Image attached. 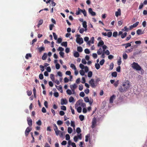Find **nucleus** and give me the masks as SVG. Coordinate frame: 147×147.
Masks as SVG:
<instances>
[{"label":"nucleus","instance_id":"obj_33","mask_svg":"<svg viewBox=\"0 0 147 147\" xmlns=\"http://www.w3.org/2000/svg\"><path fill=\"white\" fill-rule=\"evenodd\" d=\"M67 131L69 134H71L72 131V129L71 127H68Z\"/></svg>","mask_w":147,"mask_h":147},{"label":"nucleus","instance_id":"obj_11","mask_svg":"<svg viewBox=\"0 0 147 147\" xmlns=\"http://www.w3.org/2000/svg\"><path fill=\"white\" fill-rule=\"evenodd\" d=\"M121 14V11L120 9H118V11L115 12V15L117 17H118L119 16H120Z\"/></svg>","mask_w":147,"mask_h":147},{"label":"nucleus","instance_id":"obj_31","mask_svg":"<svg viewBox=\"0 0 147 147\" xmlns=\"http://www.w3.org/2000/svg\"><path fill=\"white\" fill-rule=\"evenodd\" d=\"M79 118L80 121H83L84 119V116L83 115H80L79 116Z\"/></svg>","mask_w":147,"mask_h":147},{"label":"nucleus","instance_id":"obj_42","mask_svg":"<svg viewBox=\"0 0 147 147\" xmlns=\"http://www.w3.org/2000/svg\"><path fill=\"white\" fill-rule=\"evenodd\" d=\"M62 40V39L61 38H59L57 40V43L59 44L61 43Z\"/></svg>","mask_w":147,"mask_h":147},{"label":"nucleus","instance_id":"obj_49","mask_svg":"<svg viewBox=\"0 0 147 147\" xmlns=\"http://www.w3.org/2000/svg\"><path fill=\"white\" fill-rule=\"evenodd\" d=\"M139 23V22H137L133 24L132 26L134 28L136 27L138 25Z\"/></svg>","mask_w":147,"mask_h":147},{"label":"nucleus","instance_id":"obj_26","mask_svg":"<svg viewBox=\"0 0 147 147\" xmlns=\"http://www.w3.org/2000/svg\"><path fill=\"white\" fill-rule=\"evenodd\" d=\"M76 132L78 134H80L81 132V130L80 128L79 127H77L76 129Z\"/></svg>","mask_w":147,"mask_h":147},{"label":"nucleus","instance_id":"obj_38","mask_svg":"<svg viewBox=\"0 0 147 147\" xmlns=\"http://www.w3.org/2000/svg\"><path fill=\"white\" fill-rule=\"evenodd\" d=\"M43 23L42 20H40L37 26L39 27L40 25H41Z\"/></svg>","mask_w":147,"mask_h":147},{"label":"nucleus","instance_id":"obj_58","mask_svg":"<svg viewBox=\"0 0 147 147\" xmlns=\"http://www.w3.org/2000/svg\"><path fill=\"white\" fill-rule=\"evenodd\" d=\"M79 66L80 68L82 69H84V68H85V66H84L83 64H82V63L80 64L79 65Z\"/></svg>","mask_w":147,"mask_h":147},{"label":"nucleus","instance_id":"obj_19","mask_svg":"<svg viewBox=\"0 0 147 147\" xmlns=\"http://www.w3.org/2000/svg\"><path fill=\"white\" fill-rule=\"evenodd\" d=\"M77 86L76 84H74L73 85L70 86V88L71 89H75L77 88Z\"/></svg>","mask_w":147,"mask_h":147},{"label":"nucleus","instance_id":"obj_30","mask_svg":"<svg viewBox=\"0 0 147 147\" xmlns=\"http://www.w3.org/2000/svg\"><path fill=\"white\" fill-rule=\"evenodd\" d=\"M127 35V33L126 32H124L123 34H122L121 35V37L122 38H125Z\"/></svg>","mask_w":147,"mask_h":147},{"label":"nucleus","instance_id":"obj_54","mask_svg":"<svg viewBox=\"0 0 147 147\" xmlns=\"http://www.w3.org/2000/svg\"><path fill=\"white\" fill-rule=\"evenodd\" d=\"M112 35V32H110L107 33V36L108 37H111Z\"/></svg>","mask_w":147,"mask_h":147},{"label":"nucleus","instance_id":"obj_29","mask_svg":"<svg viewBox=\"0 0 147 147\" xmlns=\"http://www.w3.org/2000/svg\"><path fill=\"white\" fill-rule=\"evenodd\" d=\"M63 122L61 120H58L57 121V124L58 125H60L63 124Z\"/></svg>","mask_w":147,"mask_h":147},{"label":"nucleus","instance_id":"obj_15","mask_svg":"<svg viewBox=\"0 0 147 147\" xmlns=\"http://www.w3.org/2000/svg\"><path fill=\"white\" fill-rule=\"evenodd\" d=\"M104 42L102 40H100L98 44V47H100L104 45Z\"/></svg>","mask_w":147,"mask_h":147},{"label":"nucleus","instance_id":"obj_59","mask_svg":"<svg viewBox=\"0 0 147 147\" xmlns=\"http://www.w3.org/2000/svg\"><path fill=\"white\" fill-rule=\"evenodd\" d=\"M61 110L63 111H66V107L65 106H62L61 107Z\"/></svg>","mask_w":147,"mask_h":147},{"label":"nucleus","instance_id":"obj_44","mask_svg":"<svg viewBox=\"0 0 147 147\" xmlns=\"http://www.w3.org/2000/svg\"><path fill=\"white\" fill-rule=\"evenodd\" d=\"M65 139L67 140H69L70 139V137L69 134H67L65 135Z\"/></svg>","mask_w":147,"mask_h":147},{"label":"nucleus","instance_id":"obj_6","mask_svg":"<svg viewBox=\"0 0 147 147\" xmlns=\"http://www.w3.org/2000/svg\"><path fill=\"white\" fill-rule=\"evenodd\" d=\"M27 121L28 122V124L29 126H32V119H31L30 117H27Z\"/></svg>","mask_w":147,"mask_h":147},{"label":"nucleus","instance_id":"obj_10","mask_svg":"<svg viewBox=\"0 0 147 147\" xmlns=\"http://www.w3.org/2000/svg\"><path fill=\"white\" fill-rule=\"evenodd\" d=\"M115 97L116 96L113 94L110 97L109 100V102L110 103H113V99H115Z\"/></svg>","mask_w":147,"mask_h":147},{"label":"nucleus","instance_id":"obj_46","mask_svg":"<svg viewBox=\"0 0 147 147\" xmlns=\"http://www.w3.org/2000/svg\"><path fill=\"white\" fill-rule=\"evenodd\" d=\"M90 134H88L86 136L85 141L86 142H87L88 141V138L90 137Z\"/></svg>","mask_w":147,"mask_h":147},{"label":"nucleus","instance_id":"obj_64","mask_svg":"<svg viewBox=\"0 0 147 147\" xmlns=\"http://www.w3.org/2000/svg\"><path fill=\"white\" fill-rule=\"evenodd\" d=\"M36 123L37 125H40L42 124V122L40 120H39L37 122H36Z\"/></svg>","mask_w":147,"mask_h":147},{"label":"nucleus","instance_id":"obj_57","mask_svg":"<svg viewBox=\"0 0 147 147\" xmlns=\"http://www.w3.org/2000/svg\"><path fill=\"white\" fill-rule=\"evenodd\" d=\"M105 62V60L104 59H102L101 61H100V65H103L104 62Z\"/></svg>","mask_w":147,"mask_h":147},{"label":"nucleus","instance_id":"obj_22","mask_svg":"<svg viewBox=\"0 0 147 147\" xmlns=\"http://www.w3.org/2000/svg\"><path fill=\"white\" fill-rule=\"evenodd\" d=\"M78 11H77L76 14V15H78L80 14V12L82 11V10L80 8H78Z\"/></svg>","mask_w":147,"mask_h":147},{"label":"nucleus","instance_id":"obj_8","mask_svg":"<svg viewBox=\"0 0 147 147\" xmlns=\"http://www.w3.org/2000/svg\"><path fill=\"white\" fill-rule=\"evenodd\" d=\"M67 103V101L66 99L62 98L61 100V104L62 105H66Z\"/></svg>","mask_w":147,"mask_h":147},{"label":"nucleus","instance_id":"obj_56","mask_svg":"<svg viewBox=\"0 0 147 147\" xmlns=\"http://www.w3.org/2000/svg\"><path fill=\"white\" fill-rule=\"evenodd\" d=\"M84 52H85V53H86V54H88L90 53V51L89 50V49H85L84 50Z\"/></svg>","mask_w":147,"mask_h":147},{"label":"nucleus","instance_id":"obj_60","mask_svg":"<svg viewBox=\"0 0 147 147\" xmlns=\"http://www.w3.org/2000/svg\"><path fill=\"white\" fill-rule=\"evenodd\" d=\"M53 34L54 36L55 40H57V36L55 32H53Z\"/></svg>","mask_w":147,"mask_h":147},{"label":"nucleus","instance_id":"obj_24","mask_svg":"<svg viewBox=\"0 0 147 147\" xmlns=\"http://www.w3.org/2000/svg\"><path fill=\"white\" fill-rule=\"evenodd\" d=\"M111 76L112 77H116L117 76V73L115 71L112 73Z\"/></svg>","mask_w":147,"mask_h":147},{"label":"nucleus","instance_id":"obj_27","mask_svg":"<svg viewBox=\"0 0 147 147\" xmlns=\"http://www.w3.org/2000/svg\"><path fill=\"white\" fill-rule=\"evenodd\" d=\"M95 67L96 69H99L100 67V64L98 63H96L95 64Z\"/></svg>","mask_w":147,"mask_h":147},{"label":"nucleus","instance_id":"obj_51","mask_svg":"<svg viewBox=\"0 0 147 147\" xmlns=\"http://www.w3.org/2000/svg\"><path fill=\"white\" fill-rule=\"evenodd\" d=\"M30 134L31 135V136L32 138V140L31 141V142L32 143H33L34 142V138L33 136V133L32 132H31L30 133Z\"/></svg>","mask_w":147,"mask_h":147},{"label":"nucleus","instance_id":"obj_4","mask_svg":"<svg viewBox=\"0 0 147 147\" xmlns=\"http://www.w3.org/2000/svg\"><path fill=\"white\" fill-rule=\"evenodd\" d=\"M76 42L77 43L80 45L83 42V38H77L76 40Z\"/></svg>","mask_w":147,"mask_h":147},{"label":"nucleus","instance_id":"obj_40","mask_svg":"<svg viewBox=\"0 0 147 147\" xmlns=\"http://www.w3.org/2000/svg\"><path fill=\"white\" fill-rule=\"evenodd\" d=\"M32 56V55L30 53H28L26 55V56L25 57L27 59H28L29 57H31Z\"/></svg>","mask_w":147,"mask_h":147},{"label":"nucleus","instance_id":"obj_32","mask_svg":"<svg viewBox=\"0 0 147 147\" xmlns=\"http://www.w3.org/2000/svg\"><path fill=\"white\" fill-rule=\"evenodd\" d=\"M92 75V71H89L88 74V76L89 78L91 77Z\"/></svg>","mask_w":147,"mask_h":147},{"label":"nucleus","instance_id":"obj_23","mask_svg":"<svg viewBox=\"0 0 147 147\" xmlns=\"http://www.w3.org/2000/svg\"><path fill=\"white\" fill-rule=\"evenodd\" d=\"M84 100L86 102H89V99L88 96L85 97L84 98Z\"/></svg>","mask_w":147,"mask_h":147},{"label":"nucleus","instance_id":"obj_7","mask_svg":"<svg viewBox=\"0 0 147 147\" xmlns=\"http://www.w3.org/2000/svg\"><path fill=\"white\" fill-rule=\"evenodd\" d=\"M89 84L91 85V87L93 88H94L95 85L94 83V79H92L89 82Z\"/></svg>","mask_w":147,"mask_h":147},{"label":"nucleus","instance_id":"obj_3","mask_svg":"<svg viewBox=\"0 0 147 147\" xmlns=\"http://www.w3.org/2000/svg\"><path fill=\"white\" fill-rule=\"evenodd\" d=\"M96 123V119L95 117L93 118L92 122L91 127L92 128H94Z\"/></svg>","mask_w":147,"mask_h":147},{"label":"nucleus","instance_id":"obj_39","mask_svg":"<svg viewBox=\"0 0 147 147\" xmlns=\"http://www.w3.org/2000/svg\"><path fill=\"white\" fill-rule=\"evenodd\" d=\"M70 67L72 68L73 69H74V70H76V68L75 65L73 64H71L70 65Z\"/></svg>","mask_w":147,"mask_h":147},{"label":"nucleus","instance_id":"obj_53","mask_svg":"<svg viewBox=\"0 0 147 147\" xmlns=\"http://www.w3.org/2000/svg\"><path fill=\"white\" fill-rule=\"evenodd\" d=\"M114 66V64L113 63H111V64L110 65V68H109V70H112Z\"/></svg>","mask_w":147,"mask_h":147},{"label":"nucleus","instance_id":"obj_5","mask_svg":"<svg viewBox=\"0 0 147 147\" xmlns=\"http://www.w3.org/2000/svg\"><path fill=\"white\" fill-rule=\"evenodd\" d=\"M88 11L89 13L92 16H95L96 15V13L92 11V9L91 8L88 9Z\"/></svg>","mask_w":147,"mask_h":147},{"label":"nucleus","instance_id":"obj_13","mask_svg":"<svg viewBox=\"0 0 147 147\" xmlns=\"http://www.w3.org/2000/svg\"><path fill=\"white\" fill-rule=\"evenodd\" d=\"M38 50L39 52L41 53L45 50V48L44 47H41L38 48Z\"/></svg>","mask_w":147,"mask_h":147},{"label":"nucleus","instance_id":"obj_52","mask_svg":"<svg viewBox=\"0 0 147 147\" xmlns=\"http://www.w3.org/2000/svg\"><path fill=\"white\" fill-rule=\"evenodd\" d=\"M122 30L124 31L128 32L129 30V29L127 28L126 26H125L124 27V28L122 29Z\"/></svg>","mask_w":147,"mask_h":147},{"label":"nucleus","instance_id":"obj_55","mask_svg":"<svg viewBox=\"0 0 147 147\" xmlns=\"http://www.w3.org/2000/svg\"><path fill=\"white\" fill-rule=\"evenodd\" d=\"M59 55H60V56L62 57V58H64V53L63 52H61V51H60L59 53Z\"/></svg>","mask_w":147,"mask_h":147},{"label":"nucleus","instance_id":"obj_47","mask_svg":"<svg viewBox=\"0 0 147 147\" xmlns=\"http://www.w3.org/2000/svg\"><path fill=\"white\" fill-rule=\"evenodd\" d=\"M123 59H126L127 58V55L125 53H123Z\"/></svg>","mask_w":147,"mask_h":147},{"label":"nucleus","instance_id":"obj_20","mask_svg":"<svg viewBox=\"0 0 147 147\" xmlns=\"http://www.w3.org/2000/svg\"><path fill=\"white\" fill-rule=\"evenodd\" d=\"M80 55L79 54L78 52L75 51L74 53V56L75 57H79Z\"/></svg>","mask_w":147,"mask_h":147},{"label":"nucleus","instance_id":"obj_28","mask_svg":"<svg viewBox=\"0 0 147 147\" xmlns=\"http://www.w3.org/2000/svg\"><path fill=\"white\" fill-rule=\"evenodd\" d=\"M56 88L59 91H60L62 89V87L61 85H60L59 86H57L56 85H55Z\"/></svg>","mask_w":147,"mask_h":147},{"label":"nucleus","instance_id":"obj_14","mask_svg":"<svg viewBox=\"0 0 147 147\" xmlns=\"http://www.w3.org/2000/svg\"><path fill=\"white\" fill-rule=\"evenodd\" d=\"M142 52L141 50H140V51H136L134 52L133 53V55L134 56H135L136 55H138L140 53H141Z\"/></svg>","mask_w":147,"mask_h":147},{"label":"nucleus","instance_id":"obj_34","mask_svg":"<svg viewBox=\"0 0 147 147\" xmlns=\"http://www.w3.org/2000/svg\"><path fill=\"white\" fill-rule=\"evenodd\" d=\"M131 43L132 42H131L130 43H126V46L125 47V48L126 49L129 47H131Z\"/></svg>","mask_w":147,"mask_h":147},{"label":"nucleus","instance_id":"obj_21","mask_svg":"<svg viewBox=\"0 0 147 147\" xmlns=\"http://www.w3.org/2000/svg\"><path fill=\"white\" fill-rule=\"evenodd\" d=\"M61 45L62 46H64L66 47H67V42H63L61 43Z\"/></svg>","mask_w":147,"mask_h":147},{"label":"nucleus","instance_id":"obj_1","mask_svg":"<svg viewBox=\"0 0 147 147\" xmlns=\"http://www.w3.org/2000/svg\"><path fill=\"white\" fill-rule=\"evenodd\" d=\"M123 86L124 87L123 88L121 86L119 88V91L121 92H123L126 91L128 88L130 87V82L127 80L123 85Z\"/></svg>","mask_w":147,"mask_h":147},{"label":"nucleus","instance_id":"obj_41","mask_svg":"<svg viewBox=\"0 0 147 147\" xmlns=\"http://www.w3.org/2000/svg\"><path fill=\"white\" fill-rule=\"evenodd\" d=\"M54 131L57 136H58L59 134V133L61 132V131L58 129L56 130L54 129Z\"/></svg>","mask_w":147,"mask_h":147},{"label":"nucleus","instance_id":"obj_35","mask_svg":"<svg viewBox=\"0 0 147 147\" xmlns=\"http://www.w3.org/2000/svg\"><path fill=\"white\" fill-rule=\"evenodd\" d=\"M77 110L78 113H80L82 111V108L81 107H79L77 108Z\"/></svg>","mask_w":147,"mask_h":147},{"label":"nucleus","instance_id":"obj_63","mask_svg":"<svg viewBox=\"0 0 147 147\" xmlns=\"http://www.w3.org/2000/svg\"><path fill=\"white\" fill-rule=\"evenodd\" d=\"M39 77L40 79H43L44 78L43 74H40L39 75Z\"/></svg>","mask_w":147,"mask_h":147},{"label":"nucleus","instance_id":"obj_18","mask_svg":"<svg viewBox=\"0 0 147 147\" xmlns=\"http://www.w3.org/2000/svg\"><path fill=\"white\" fill-rule=\"evenodd\" d=\"M31 130L32 128H30L29 127H28L26 128L25 132H26V133H29Z\"/></svg>","mask_w":147,"mask_h":147},{"label":"nucleus","instance_id":"obj_48","mask_svg":"<svg viewBox=\"0 0 147 147\" xmlns=\"http://www.w3.org/2000/svg\"><path fill=\"white\" fill-rule=\"evenodd\" d=\"M66 92L69 95H71V94H72L71 90L69 89L67 90L66 91Z\"/></svg>","mask_w":147,"mask_h":147},{"label":"nucleus","instance_id":"obj_25","mask_svg":"<svg viewBox=\"0 0 147 147\" xmlns=\"http://www.w3.org/2000/svg\"><path fill=\"white\" fill-rule=\"evenodd\" d=\"M74 101V98L72 96H70L69 99V102H71Z\"/></svg>","mask_w":147,"mask_h":147},{"label":"nucleus","instance_id":"obj_43","mask_svg":"<svg viewBox=\"0 0 147 147\" xmlns=\"http://www.w3.org/2000/svg\"><path fill=\"white\" fill-rule=\"evenodd\" d=\"M33 92L34 98H36V89L34 87L33 89Z\"/></svg>","mask_w":147,"mask_h":147},{"label":"nucleus","instance_id":"obj_16","mask_svg":"<svg viewBox=\"0 0 147 147\" xmlns=\"http://www.w3.org/2000/svg\"><path fill=\"white\" fill-rule=\"evenodd\" d=\"M47 57V54L45 53H44L42 57V59L43 60H45L46 59Z\"/></svg>","mask_w":147,"mask_h":147},{"label":"nucleus","instance_id":"obj_61","mask_svg":"<svg viewBox=\"0 0 147 147\" xmlns=\"http://www.w3.org/2000/svg\"><path fill=\"white\" fill-rule=\"evenodd\" d=\"M81 12L83 13L84 16H86V12L85 9L82 10V11H81Z\"/></svg>","mask_w":147,"mask_h":147},{"label":"nucleus","instance_id":"obj_50","mask_svg":"<svg viewBox=\"0 0 147 147\" xmlns=\"http://www.w3.org/2000/svg\"><path fill=\"white\" fill-rule=\"evenodd\" d=\"M83 27L84 28H87V22L86 21H85L83 22V23H82Z\"/></svg>","mask_w":147,"mask_h":147},{"label":"nucleus","instance_id":"obj_36","mask_svg":"<svg viewBox=\"0 0 147 147\" xmlns=\"http://www.w3.org/2000/svg\"><path fill=\"white\" fill-rule=\"evenodd\" d=\"M80 74L82 76H83L85 75V72L83 70H80Z\"/></svg>","mask_w":147,"mask_h":147},{"label":"nucleus","instance_id":"obj_12","mask_svg":"<svg viewBox=\"0 0 147 147\" xmlns=\"http://www.w3.org/2000/svg\"><path fill=\"white\" fill-rule=\"evenodd\" d=\"M136 33L138 35L142 34L144 33V32L142 31V30L140 29H139L137 30Z\"/></svg>","mask_w":147,"mask_h":147},{"label":"nucleus","instance_id":"obj_62","mask_svg":"<svg viewBox=\"0 0 147 147\" xmlns=\"http://www.w3.org/2000/svg\"><path fill=\"white\" fill-rule=\"evenodd\" d=\"M55 67L57 69H59L60 68V65L59 63H57L56 64Z\"/></svg>","mask_w":147,"mask_h":147},{"label":"nucleus","instance_id":"obj_9","mask_svg":"<svg viewBox=\"0 0 147 147\" xmlns=\"http://www.w3.org/2000/svg\"><path fill=\"white\" fill-rule=\"evenodd\" d=\"M83 101V100H79L78 102H80L79 104V105H81L82 107H86V104L84 103H82V102Z\"/></svg>","mask_w":147,"mask_h":147},{"label":"nucleus","instance_id":"obj_45","mask_svg":"<svg viewBox=\"0 0 147 147\" xmlns=\"http://www.w3.org/2000/svg\"><path fill=\"white\" fill-rule=\"evenodd\" d=\"M71 126L74 128H75V125L74 121H71Z\"/></svg>","mask_w":147,"mask_h":147},{"label":"nucleus","instance_id":"obj_2","mask_svg":"<svg viewBox=\"0 0 147 147\" xmlns=\"http://www.w3.org/2000/svg\"><path fill=\"white\" fill-rule=\"evenodd\" d=\"M131 67L134 69H136L137 71H141L142 72V71H144L141 68V67L137 63L134 62L131 64Z\"/></svg>","mask_w":147,"mask_h":147},{"label":"nucleus","instance_id":"obj_17","mask_svg":"<svg viewBox=\"0 0 147 147\" xmlns=\"http://www.w3.org/2000/svg\"><path fill=\"white\" fill-rule=\"evenodd\" d=\"M77 50L78 52H81L83 51V49L81 47L79 46L77 47Z\"/></svg>","mask_w":147,"mask_h":147},{"label":"nucleus","instance_id":"obj_37","mask_svg":"<svg viewBox=\"0 0 147 147\" xmlns=\"http://www.w3.org/2000/svg\"><path fill=\"white\" fill-rule=\"evenodd\" d=\"M102 53V49L100 48L97 51V53L98 55H100Z\"/></svg>","mask_w":147,"mask_h":147}]
</instances>
